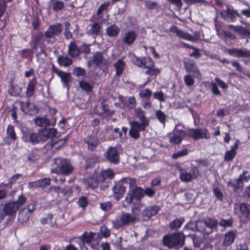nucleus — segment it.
Listing matches in <instances>:
<instances>
[{
	"label": "nucleus",
	"mask_w": 250,
	"mask_h": 250,
	"mask_svg": "<svg viewBox=\"0 0 250 250\" xmlns=\"http://www.w3.org/2000/svg\"><path fill=\"white\" fill-rule=\"evenodd\" d=\"M236 237V231L229 230L224 235L223 244L225 247L230 246L234 241Z\"/></svg>",
	"instance_id": "b1692460"
},
{
	"label": "nucleus",
	"mask_w": 250,
	"mask_h": 250,
	"mask_svg": "<svg viewBox=\"0 0 250 250\" xmlns=\"http://www.w3.org/2000/svg\"><path fill=\"white\" fill-rule=\"evenodd\" d=\"M248 173V171L243 170L242 173L239 175V177L234 180L235 183L230 180L227 182V187L232 188L233 191L236 192L244 187V182H248L250 180V175H247Z\"/></svg>",
	"instance_id": "6e6552de"
},
{
	"label": "nucleus",
	"mask_w": 250,
	"mask_h": 250,
	"mask_svg": "<svg viewBox=\"0 0 250 250\" xmlns=\"http://www.w3.org/2000/svg\"><path fill=\"white\" fill-rule=\"evenodd\" d=\"M143 193L144 194V197L146 195L149 198H152L155 196L156 191L154 189L151 188H146L144 190L143 189Z\"/></svg>",
	"instance_id": "13d9d810"
},
{
	"label": "nucleus",
	"mask_w": 250,
	"mask_h": 250,
	"mask_svg": "<svg viewBox=\"0 0 250 250\" xmlns=\"http://www.w3.org/2000/svg\"><path fill=\"white\" fill-rule=\"evenodd\" d=\"M43 36L42 32H38L32 34L31 41L29 42L31 48L33 50H36L38 49V45L41 42Z\"/></svg>",
	"instance_id": "aec40b11"
},
{
	"label": "nucleus",
	"mask_w": 250,
	"mask_h": 250,
	"mask_svg": "<svg viewBox=\"0 0 250 250\" xmlns=\"http://www.w3.org/2000/svg\"><path fill=\"white\" fill-rule=\"evenodd\" d=\"M160 209V206L157 205L148 206L143 210L142 215L144 217L149 219L152 216L156 215L159 212Z\"/></svg>",
	"instance_id": "a211bd4d"
},
{
	"label": "nucleus",
	"mask_w": 250,
	"mask_h": 250,
	"mask_svg": "<svg viewBox=\"0 0 250 250\" xmlns=\"http://www.w3.org/2000/svg\"><path fill=\"white\" fill-rule=\"evenodd\" d=\"M56 150L54 143H53L52 139L48 142L42 149V152L43 154H47L49 152L53 153Z\"/></svg>",
	"instance_id": "a19ab883"
},
{
	"label": "nucleus",
	"mask_w": 250,
	"mask_h": 250,
	"mask_svg": "<svg viewBox=\"0 0 250 250\" xmlns=\"http://www.w3.org/2000/svg\"><path fill=\"white\" fill-rule=\"evenodd\" d=\"M79 86L82 89L87 93H90L92 91L93 87L87 82L81 81L79 83Z\"/></svg>",
	"instance_id": "a18cd8bd"
},
{
	"label": "nucleus",
	"mask_w": 250,
	"mask_h": 250,
	"mask_svg": "<svg viewBox=\"0 0 250 250\" xmlns=\"http://www.w3.org/2000/svg\"><path fill=\"white\" fill-rule=\"evenodd\" d=\"M59 77L61 78L62 82L64 84L66 85L68 84L71 78L70 73L62 71L61 74L59 75Z\"/></svg>",
	"instance_id": "8fccbe9b"
},
{
	"label": "nucleus",
	"mask_w": 250,
	"mask_h": 250,
	"mask_svg": "<svg viewBox=\"0 0 250 250\" xmlns=\"http://www.w3.org/2000/svg\"><path fill=\"white\" fill-rule=\"evenodd\" d=\"M17 110H18V107L15 105H13L11 109L10 110V111L11 112V117L14 121V122H13L14 123H17V124L18 123V117H17Z\"/></svg>",
	"instance_id": "0e129e2a"
},
{
	"label": "nucleus",
	"mask_w": 250,
	"mask_h": 250,
	"mask_svg": "<svg viewBox=\"0 0 250 250\" xmlns=\"http://www.w3.org/2000/svg\"><path fill=\"white\" fill-rule=\"evenodd\" d=\"M184 221L185 219L184 218L175 219L170 223V228L171 229L177 230L182 226Z\"/></svg>",
	"instance_id": "37998d69"
},
{
	"label": "nucleus",
	"mask_w": 250,
	"mask_h": 250,
	"mask_svg": "<svg viewBox=\"0 0 250 250\" xmlns=\"http://www.w3.org/2000/svg\"><path fill=\"white\" fill-rule=\"evenodd\" d=\"M9 189L5 185V183H2L0 184V200L4 199L7 195V190Z\"/></svg>",
	"instance_id": "6e6d98bb"
},
{
	"label": "nucleus",
	"mask_w": 250,
	"mask_h": 250,
	"mask_svg": "<svg viewBox=\"0 0 250 250\" xmlns=\"http://www.w3.org/2000/svg\"><path fill=\"white\" fill-rule=\"evenodd\" d=\"M101 177H99L100 180L104 181L105 179H112L114 178L115 173L111 168L103 170L101 172Z\"/></svg>",
	"instance_id": "c9c22d12"
},
{
	"label": "nucleus",
	"mask_w": 250,
	"mask_h": 250,
	"mask_svg": "<svg viewBox=\"0 0 250 250\" xmlns=\"http://www.w3.org/2000/svg\"><path fill=\"white\" fill-rule=\"evenodd\" d=\"M236 154V152H233L230 150H227L225 152L224 160L228 162L231 161L234 158Z\"/></svg>",
	"instance_id": "bf43d9fd"
},
{
	"label": "nucleus",
	"mask_w": 250,
	"mask_h": 250,
	"mask_svg": "<svg viewBox=\"0 0 250 250\" xmlns=\"http://www.w3.org/2000/svg\"><path fill=\"white\" fill-rule=\"evenodd\" d=\"M77 204L80 207L84 209L88 204L86 197L84 196L81 197L77 202Z\"/></svg>",
	"instance_id": "4d7b16f0"
},
{
	"label": "nucleus",
	"mask_w": 250,
	"mask_h": 250,
	"mask_svg": "<svg viewBox=\"0 0 250 250\" xmlns=\"http://www.w3.org/2000/svg\"><path fill=\"white\" fill-rule=\"evenodd\" d=\"M84 142L87 145L89 150L93 151L98 146L99 140L97 136L93 135H89L84 139Z\"/></svg>",
	"instance_id": "f3484780"
},
{
	"label": "nucleus",
	"mask_w": 250,
	"mask_h": 250,
	"mask_svg": "<svg viewBox=\"0 0 250 250\" xmlns=\"http://www.w3.org/2000/svg\"><path fill=\"white\" fill-rule=\"evenodd\" d=\"M27 199L25 196L22 193L19 197L18 199L16 201H13L15 203V205L17 206L18 208L22 206L26 202Z\"/></svg>",
	"instance_id": "3c124183"
},
{
	"label": "nucleus",
	"mask_w": 250,
	"mask_h": 250,
	"mask_svg": "<svg viewBox=\"0 0 250 250\" xmlns=\"http://www.w3.org/2000/svg\"><path fill=\"white\" fill-rule=\"evenodd\" d=\"M130 126L129 135L133 139L137 140L140 137V132L145 131L147 126L144 123L134 121L130 124Z\"/></svg>",
	"instance_id": "9d476101"
},
{
	"label": "nucleus",
	"mask_w": 250,
	"mask_h": 250,
	"mask_svg": "<svg viewBox=\"0 0 250 250\" xmlns=\"http://www.w3.org/2000/svg\"><path fill=\"white\" fill-rule=\"evenodd\" d=\"M229 28L233 30L236 32L239 35L241 36L242 38H246L250 31L248 29L241 26H234L233 25H229Z\"/></svg>",
	"instance_id": "f704fd0d"
},
{
	"label": "nucleus",
	"mask_w": 250,
	"mask_h": 250,
	"mask_svg": "<svg viewBox=\"0 0 250 250\" xmlns=\"http://www.w3.org/2000/svg\"><path fill=\"white\" fill-rule=\"evenodd\" d=\"M161 73V70L159 68H155V66L151 67L148 69L146 72L145 74L150 76H157Z\"/></svg>",
	"instance_id": "864d4df0"
},
{
	"label": "nucleus",
	"mask_w": 250,
	"mask_h": 250,
	"mask_svg": "<svg viewBox=\"0 0 250 250\" xmlns=\"http://www.w3.org/2000/svg\"><path fill=\"white\" fill-rule=\"evenodd\" d=\"M183 236V233L180 232L166 235L163 239V244L170 249H179L185 244V238Z\"/></svg>",
	"instance_id": "20e7f679"
},
{
	"label": "nucleus",
	"mask_w": 250,
	"mask_h": 250,
	"mask_svg": "<svg viewBox=\"0 0 250 250\" xmlns=\"http://www.w3.org/2000/svg\"><path fill=\"white\" fill-rule=\"evenodd\" d=\"M39 188H44L51 184V179L50 178H43L37 180Z\"/></svg>",
	"instance_id": "c03bdc74"
},
{
	"label": "nucleus",
	"mask_w": 250,
	"mask_h": 250,
	"mask_svg": "<svg viewBox=\"0 0 250 250\" xmlns=\"http://www.w3.org/2000/svg\"><path fill=\"white\" fill-rule=\"evenodd\" d=\"M62 30V26L61 23L52 24L49 26L44 35L46 38H53L59 35Z\"/></svg>",
	"instance_id": "f8f14e48"
},
{
	"label": "nucleus",
	"mask_w": 250,
	"mask_h": 250,
	"mask_svg": "<svg viewBox=\"0 0 250 250\" xmlns=\"http://www.w3.org/2000/svg\"><path fill=\"white\" fill-rule=\"evenodd\" d=\"M180 179L184 182H189L193 179H196L199 176V170L196 166H191L188 170L189 172L185 168L179 167Z\"/></svg>",
	"instance_id": "39448f33"
},
{
	"label": "nucleus",
	"mask_w": 250,
	"mask_h": 250,
	"mask_svg": "<svg viewBox=\"0 0 250 250\" xmlns=\"http://www.w3.org/2000/svg\"><path fill=\"white\" fill-rule=\"evenodd\" d=\"M136 220V218L134 215L128 213L123 212L120 219H116L113 222V225L115 229H119L129 226L130 224L135 222Z\"/></svg>",
	"instance_id": "0eeeda50"
},
{
	"label": "nucleus",
	"mask_w": 250,
	"mask_h": 250,
	"mask_svg": "<svg viewBox=\"0 0 250 250\" xmlns=\"http://www.w3.org/2000/svg\"><path fill=\"white\" fill-rule=\"evenodd\" d=\"M64 7V5L63 2L60 0H57L54 2L53 5V10L54 11H58L63 9Z\"/></svg>",
	"instance_id": "680f3d73"
},
{
	"label": "nucleus",
	"mask_w": 250,
	"mask_h": 250,
	"mask_svg": "<svg viewBox=\"0 0 250 250\" xmlns=\"http://www.w3.org/2000/svg\"><path fill=\"white\" fill-rule=\"evenodd\" d=\"M53 143H54L55 149H58L63 146L68 141V136H66L64 138L58 139L56 138L51 139Z\"/></svg>",
	"instance_id": "58836bf2"
},
{
	"label": "nucleus",
	"mask_w": 250,
	"mask_h": 250,
	"mask_svg": "<svg viewBox=\"0 0 250 250\" xmlns=\"http://www.w3.org/2000/svg\"><path fill=\"white\" fill-rule=\"evenodd\" d=\"M136 180L134 178L124 177L118 182H115L112 188L113 197L117 201H119L124 196L126 187L124 184H128L129 188L136 185Z\"/></svg>",
	"instance_id": "f03ea898"
},
{
	"label": "nucleus",
	"mask_w": 250,
	"mask_h": 250,
	"mask_svg": "<svg viewBox=\"0 0 250 250\" xmlns=\"http://www.w3.org/2000/svg\"><path fill=\"white\" fill-rule=\"evenodd\" d=\"M39 150V149L37 148L33 149L31 152L28 156V160L32 162H35L38 160L40 157L36 152Z\"/></svg>",
	"instance_id": "09e8293b"
},
{
	"label": "nucleus",
	"mask_w": 250,
	"mask_h": 250,
	"mask_svg": "<svg viewBox=\"0 0 250 250\" xmlns=\"http://www.w3.org/2000/svg\"><path fill=\"white\" fill-rule=\"evenodd\" d=\"M106 158L110 163L117 164L119 162V154L115 146H110L107 149L105 155Z\"/></svg>",
	"instance_id": "4468645a"
},
{
	"label": "nucleus",
	"mask_w": 250,
	"mask_h": 250,
	"mask_svg": "<svg viewBox=\"0 0 250 250\" xmlns=\"http://www.w3.org/2000/svg\"><path fill=\"white\" fill-rule=\"evenodd\" d=\"M143 61L144 58H140V57H138L136 56H134L132 59V62L134 64L140 68L143 67Z\"/></svg>",
	"instance_id": "338daca9"
},
{
	"label": "nucleus",
	"mask_w": 250,
	"mask_h": 250,
	"mask_svg": "<svg viewBox=\"0 0 250 250\" xmlns=\"http://www.w3.org/2000/svg\"><path fill=\"white\" fill-rule=\"evenodd\" d=\"M22 176L21 174H16L12 176L9 179V182L7 184H5V185L9 189L12 188L13 185L14 184L16 181Z\"/></svg>",
	"instance_id": "49530a36"
},
{
	"label": "nucleus",
	"mask_w": 250,
	"mask_h": 250,
	"mask_svg": "<svg viewBox=\"0 0 250 250\" xmlns=\"http://www.w3.org/2000/svg\"><path fill=\"white\" fill-rule=\"evenodd\" d=\"M7 138L11 141L15 142L17 139V135L15 130L14 126L9 125L6 129Z\"/></svg>",
	"instance_id": "ea45409f"
},
{
	"label": "nucleus",
	"mask_w": 250,
	"mask_h": 250,
	"mask_svg": "<svg viewBox=\"0 0 250 250\" xmlns=\"http://www.w3.org/2000/svg\"><path fill=\"white\" fill-rule=\"evenodd\" d=\"M143 198V188L136 186V185L134 187L129 188L125 197V201L127 204H131L133 201H141Z\"/></svg>",
	"instance_id": "423d86ee"
},
{
	"label": "nucleus",
	"mask_w": 250,
	"mask_h": 250,
	"mask_svg": "<svg viewBox=\"0 0 250 250\" xmlns=\"http://www.w3.org/2000/svg\"><path fill=\"white\" fill-rule=\"evenodd\" d=\"M54 167L51 170L52 173L69 175L74 170V167L68 159L61 157L54 159Z\"/></svg>",
	"instance_id": "7ed1b4c3"
},
{
	"label": "nucleus",
	"mask_w": 250,
	"mask_h": 250,
	"mask_svg": "<svg viewBox=\"0 0 250 250\" xmlns=\"http://www.w3.org/2000/svg\"><path fill=\"white\" fill-rule=\"evenodd\" d=\"M22 91V87L20 84L14 83L12 80L10 81L8 93L11 96L15 97H20L21 95Z\"/></svg>",
	"instance_id": "dca6fc26"
},
{
	"label": "nucleus",
	"mask_w": 250,
	"mask_h": 250,
	"mask_svg": "<svg viewBox=\"0 0 250 250\" xmlns=\"http://www.w3.org/2000/svg\"><path fill=\"white\" fill-rule=\"evenodd\" d=\"M137 34L134 31L129 30L125 34L123 41L125 44L130 45L137 39Z\"/></svg>",
	"instance_id": "5701e85b"
},
{
	"label": "nucleus",
	"mask_w": 250,
	"mask_h": 250,
	"mask_svg": "<svg viewBox=\"0 0 250 250\" xmlns=\"http://www.w3.org/2000/svg\"><path fill=\"white\" fill-rule=\"evenodd\" d=\"M37 84L38 81L35 76L29 81L25 91V96L27 98L30 99L34 95Z\"/></svg>",
	"instance_id": "2eb2a0df"
},
{
	"label": "nucleus",
	"mask_w": 250,
	"mask_h": 250,
	"mask_svg": "<svg viewBox=\"0 0 250 250\" xmlns=\"http://www.w3.org/2000/svg\"><path fill=\"white\" fill-rule=\"evenodd\" d=\"M73 74L77 77L84 76L86 74L85 70L81 67H75L73 70Z\"/></svg>",
	"instance_id": "603ef678"
},
{
	"label": "nucleus",
	"mask_w": 250,
	"mask_h": 250,
	"mask_svg": "<svg viewBox=\"0 0 250 250\" xmlns=\"http://www.w3.org/2000/svg\"><path fill=\"white\" fill-rule=\"evenodd\" d=\"M95 234V233L92 231H90L89 232L84 231L81 236L76 237L75 239L76 240H78L79 241L89 244L91 242Z\"/></svg>",
	"instance_id": "c756f323"
},
{
	"label": "nucleus",
	"mask_w": 250,
	"mask_h": 250,
	"mask_svg": "<svg viewBox=\"0 0 250 250\" xmlns=\"http://www.w3.org/2000/svg\"><path fill=\"white\" fill-rule=\"evenodd\" d=\"M17 206L13 201L6 203L2 208H0V222H1L7 215H16Z\"/></svg>",
	"instance_id": "1a4fd4ad"
},
{
	"label": "nucleus",
	"mask_w": 250,
	"mask_h": 250,
	"mask_svg": "<svg viewBox=\"0 0 250 250\" xmlns=\"http://www.w3.org/2000/svg\"><path fill=\"white\" fill-rule=\"evenodd\" d=\"M35 123L36 125L43 127V128L50 125L49 120L44 117H37L35 119Z\"/></svg>",
	"instance_id": "79ce46f5"
},
{
	"label": "nucleus",
	"mask_w": 250,
	"mask_h": 250,
	"mask_svg": "<svg viewBox=\"0 0 250 250\" xmlns=\"http://www.w3.org/2000/svg\"><path fill=\"white\" fill-rule=\"evenodd\" d=\"M228 53L231 56L236 57H249L250 56V52L246 50L241 49L233 48L228 49Z\"/></svg>",
	"instance_id": "a878e982"
},
{
	"label": "nucleus",
	"mask_w": 250,
	"mask_h": 250,
	"mask_svg": "<svg viewBox=\"0 0 250 250\" xmlns=\"http://www.w3.org/2000/svg\"><path fill=\"white\" fill-rule=\"evenodd\" d=\"M69 55L73 58H77L80 55V50L74 41L71 42L68 46Z\"/></svg>",
	"instance_id": "c85d7f7f"
},
{
	"label": "nucleus",
	"mask_w": 250,
	"mask_h": 250,
	"mask_svg": "<svg viewBox=\"0 0 250 250\" xmlns=\"http://www.w3.org/2000/svg\"><path fill=\"white\" fill-rule=\"evenodd\" d=\"M219 224L220 226L224 228L231 227L233 224V220L231 218L228 220L222 219Z\"/></svg>",
	"instance_id": "052dcab7"
},
{
	"label": "nucleus",
	"mask_w": 250,
	"mask_h": 250,
	"mask_svg": "<svg viewBox=\"0 0 250 250\" xmlns=\"http://www.w3.org/2000/svg\"><path fill=\"white\" fill-rule=\"evenodd\" d=\"M40 132L41 135L44 137L53 139L57 135V129L45 127Z\"/></svg>",
	"instance_id": "72a5a7b5"
},
{
	"label": "nucleus",
	"mask_w": 250,
	"mask_h": 250,
	"mask_svg": "<svg viewBox=\"0 0 250 250\" xmlns=\"http://www.w3.org/2000/svg\"><path fill=\"white\" fill-rule=\"evenodd\" d=\"M156 116L159 121L163 124H165L166 120V115L165 113L161 110H158L156 111Z\"/></svg>",
	"instance_id": "5fc2aeb1"
},
{
	"label": "nucleus",
	"mask_w": 250,
	"mask_h": 250,
	"mask_svg": "<svg viewBox=\"0 0 250 250\" xmlns=\"http://www.w3.org/2000/svg\"><path fill=\"white\" fill-rule=\"evenodd\" d=\"M169 31L173 33H176L178 37L190 41H193L194 40V38L192 36L179 29L176 25L171 26L169 28Z\"/></svg>",
	"instance_id": "6ab92c4d"
},
{
	"label": "nucleus",
	"mask_w": 250,
	"mask_h": 250,
	"mask_svg": "<svg viewBox=\"0 0 250 250\" xmlns=\"http://www.w3.org/2000/svg\"><path fill=\"white\" fill-rule=\"evenodd\" d=\"M134 113L136 116L140 121V123H144L146 126L149 125V120L146 118L145 112L141 108H135Z\"/></svg>",
	"instance_id": "cd10ccee"
},
{
	"label": "nucleus",
	"mask_w": 250,
	"mask_h": 250,
	"mask_svg": "<svg viewBox=\"0 0 250 250\" xmlns=\"http://www.w3.org/2000/svg\"><path fill=\"white\" fill-rule=\"evenodd\" d=\"M119 100L124 106H126L129 109L135 108L137 104V102L134 96L129 97L127 100V103L125 101L124 97L122 95L119 96Z\"/></svg>",
	"instance_id": "4be33fe9"
},
{
	"label": "nucleus",
	"mask_w": 250,
	"mask_h": 250,
	"mask_svg": "<svg viewBox=\"0 0 250 250\" xmlns=\"http://www.w3.org/2000/svg\"><path fill=\"white\" fill-rule=\"evenodd\" d=\"M106 35L110 37H117L120 31L119 27L115 25L112 24L107 27L105 30Z\"/></svg>",
	"instance_id": "473e14b6"
},
{
	"label": "nucleus",
	"mask_w": 250,
	"mask_h": 250,
	"mask_svg": "<svg viewBox=\"0 0 250 250\" xmlns=\"http://www.w3.org/2000/svg\"><path fill=\"white\" fill-rule=\"evenodd\" d=\"M183 63L186 72L189 73H192L193 75H200V70L197 67L195 62L192 59H184Z\"/></svg>",
	"instance_id": "ddd939ff"
},
{
	"label": "nucleus",
	"mask_w": 250,
	"mask_h": 250,
	"mask_svg": "<svg viewBox=\"0 0 250 250\" xmlns=\"http://www.w3.org/2000/svg\"><path fill=\"white\" fill-rule=\"evenodd\" d=\"M21 140L26 143H30L33 145L38 144L40 142L39 134L35 132H23Z\"/></svg>",
	"instance_id": "9b49d317"
},
{
	"label": "nucleus",
	"mask_w": 250,
	"mask_h": 250,
	"mask_svg": "<svg viewBox=\"0 0 250 250\" xmlns=\"http://www.w3.org/2000/svg\"><path fill=\"white\" fill-rule=\"evenodd\" d=\"M152 94L151 91L148 88H146L140 91L139 95L141 98H149Z\"/></svg>",
	"instance_id": "e2e57ef3"
},
{
	"label": "nucleus",
	"mask_w": 250,
	"mask_h": 250,
	"mask_svg": "<svg viewBox=\"0 0 250 250\" xmlns=\"http://www.w3.org/2000/svg\"><path fill=\"white\" fill-rule=\"evenodd\" d=\"M155 66L154 61L149 57H144L143 67L148 69Z\"/></svg>",
	"instance_id": "de8ad7c7"
},
{
	"label": "nucleus",
	"mask_w": 250,
	"mask_h": 250,
	"mask_svg": "<svg viewBox=\"0 0 250 250\" xmlns=\"http://www.w3.org/2000/svg\"><path fill=\"white\" fill-rule=\"evenodd\" d=\"M184 82L187 86H191L194 83V80L191 75H187L184 77Z\"/></svg>",
	"instance_id": "69168bd1"
},
{
	"label": "nucleus",
	"mask_w": 250,
	"mask_h": 250,
	"mask_svg": "<svg viewBox=\"0 0 250 250\" xmlns=\"http://www.w3.org/2000/svg\"><path fill=\"white\" fill-rule=\"evenodd\" d=\"M104 58L101 52H97L94 54L91 62L94 63L97 67H99L103 62Z\"/></svg>",
	"instance_id": "4c0bfd02"
},
{
	"label": "nucleus",
	"mask_w": 250,
	"mask_h": 250,
	"mask_svg": "<svg viewBox=\"0 0 250 250\" xmlns=\"http://www.w3.org/2000/svg\"><path fill=\"white\" fill-rule=\"evenodd\" d=\"M239 208L242 216L247 220H250V205L246 203H241Z\"/></svg>",
	"instance_id": "393cba45"
},
{
	"label": "nucleus",
	"mask_w": 250,
	"mask_h": 250,
	"mask_svg": "<svg viewBox=\"0 0 250 250\" xmlns=\"http://www.w3.org/2000/svg\"><path fill=\"white\" fill-rule=\"evenodd\" d=\"M188 153V151L187 149L184 148L182 149L181 151L177 152V153H174L172 155V158L174 159H177L179 157H181L187 155Z\"/></svg>",
	"instance_id": "774afa93"
},
{
	"label": "nucleus",
	"mask_w": 250,
	"mask_h": 250,
	"mask_svg": "<svg viewBox=\"0 0 250 250\" xmlns=\"http://www.w3.org/2000/svg\"><path fill=\"white\" fill-rule=\"evenodd\" d=\"M114 67L116 71V75L121 76L125 67V63L122 59H119L114 64Z\"/></svg>",
	"instance_id": "7c9ffc66"
},
{
	"label": "nucleus",
	"mask_w": 250,
	"mask_h": 250,
	"mask_svg": "<svg viewBox=\"0 0 250 250\" xmlns=\"http://www.w3.org/2000/svg\"><path fill=\"white\" fill-rule=\"evenodd\" d=\"M102 23L94 22L92 24L91 28L87 31V33L90 35H100L102 32Z\"/></svg>",
	"instance_id": "2f4dec72"
},
{
	"label": "nucleus",
	"mask_w": 250,
	"mask_h": 250,
	"mask_svg": "<svg viewBox=\"0 0 250 250\" xmlns=\"http://www.w3.org/2000/svg\"><path fill=\"white\" fill-rule=\"evenodd\" d=\"M187 137L194 140L209 139L210 138V134L206 128H190L187 131L178 129L171 136L169 137V142L172 144L179 145L182 142L183 138Z\"/></svg>",
	"instance_id": "f257e3e1"
},
{
	"label": "nucleus",
	"mask_w": 250,
	"mask_h": 250,
	"mask_svg": "<svg viewBox=\"0 0 250 250\" xmlns=\"http://www.w3.org/2000/svg\"><path fill=\"white\" fill-rule=\"evenodd\" d=\"M205 226L207 228L204 229L206 233L210 234L214 229H215L218 224L217 221L213 218H208L204 221Z\"/></svg>",
	"instance_id": "412c9836"
},
{
	"label": "nucleus",
	"mask_w": 250,
	"mask_h": 250,
	"mask_svg": "<svg viewBox=\"0 0 250 250\" xmlns=\"http://www.w3.org/2000/svg\"><path fill=\"white\" fill-rule=\"evenodd\" d=\"M100 181V179L93 175L85 178L84 182L88 188L94 189L98 187Z\"/></svg>",
	"instance_id": "bb28decb"
},
{
	"label": "nucleus",
	"mask_w": 250,
	"mask_h": 250,
	"mask_svg": "<svg viewBox=\"0 0 250 250\" xmlns=\"http://www.w3.org/2000/svg\"><path fill=\"white\" fill-rule=\"evenodd\" d=\"M57 62L61 66L68 67L72 64L73 61L71 59L66 56H59L57 58Z\"/></svg>",
	"instance_id": "e433bc0d"
}]
</instances>
